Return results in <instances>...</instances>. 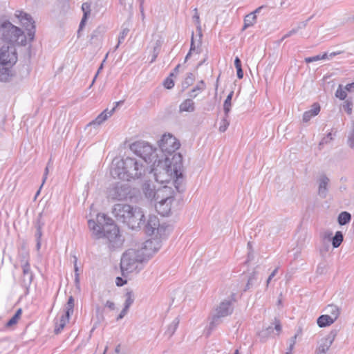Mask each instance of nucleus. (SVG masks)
Segmentation results:
<instances>
[{"label":"nucleus","mask_w":354,"mask_h":354,"mask_svg":"<svg viewBox=\"0 0 354 354\" xmlns=\"http://www.w3.org/2000/svg\"><path fill=\"white\" fill-rule=\"evenodd\" d=\"M88 227L92 232V236L95 239L104 238L111 250H115L122 248L124 238L120 234L118 227L113 220L106 217L104 214L97 215L96 221L89 220Z\"/></svg>","instance_id":"f257e3e1"},{"label":"nucleus","mask_w":354,"mask_h":354,"mask_svg":"<svg viewBox=\"0 0 354 354\" xmlns=\"http://www.w3.org/2000/svg\"><path fill=\"white\" fill-rule=\"evenodd\" d=\"M154 242L147 240L138 248H130L122 255L120 268L122 275L141 269L142 263L149 259L155 252Z\"/></svg>","instance_id":"f03ea898"},{"label":"nucleus","mask_w":354,"mask_h":354,"mask_svg":"<svg viewBox=\"0 0 354 354\" xmlns=\"http://www.w3.org/2000/svg\"><path fill=\"white\" fill-rule=\"evenodd\" d=\"M146 170L147 166L143 161L127 157L124 159H113L110 173L113 178L129 181L142 178Z\"/></svg>","instance_id":"7ed1b4c3"},{"label":"nucleus","mask_w":354,"mask_h":354,"mask_svg":"<svg viewBox=\"0 0 354 354\" xmlns=\"http://www.w3.org/2000/svg\"><path fill=\"white\" fill-rule=\"evenodd\" d=\"M112 214L118 221L125 224L131 230L140 229L145 222L144 212L139 207L128 204H115Z\"/></svg>","instance_id":"20e7f679"},{"label":"nucleus","mask_w":354,"mask_h":354,"mask_svg":"<svg viewBox=\"0 0 354 354\" xmlns=\"http://www.w3.org/2000/svg\"><path fill=\"white\" fill-rule=\"evenodd\" d=\"M130 149L138 156L140 157L143 162L159 166L167 157L160 156L156 148H153L149 142L140 140L132 143Z\"/></svg>","instance_id":"39448f33"},{"label":"nucleus","mask_w":354,"mask_h":354,"mask_svg":"<svg viewBox=\"0 0 354 354\" xmlns=\"http://www.w3.org/2000/svg\"><path fill=\"white\" fill-rule=\"evenodd\" d=\"M0 38L10 45L15 43L21 46L26 44V37L22 30L8 21L0 23Z\"/></svg>","instance_id":"423d86ee"},{"label":"nucleus","mask_w":354,"mask_h":354,"mask_svg":"<svg viewBox=\"0 0 354 354\" xmlns=\"http://www.w3.org/2000/svg\"><path fill=\"white\" fill-rule=\"evenodd\" d=\"M169 161V158L167 157V159L164 160L159 166L157 164L155 166L151 165V171L154 172L155 179L157 182L166 183L168 185L171 184V185L174 186V174L171 170V167H168Z\"/></svg>","instance_id":"0eeeda50"},{"label":"nucleus","mask_w":354,"mask_h":354,"mask_svg":"<svg viewBox=\"0 0 354 354\" xmlns=\"http://www.w3.org/2000/svg\"><path fill=\"white\" fill-rule=\"evenodd\" d=\"M168 167H171L174 174V187L178 192H183L185 190L184 178L183 174V157L179 153H175Z\"/></svg>","instance_id":"6e6552de"},{"label":"nucleus","mask_w":354,"mask_h":354,"mask_svg":"<svg viewBox=\"0 0 354 354\" xmlns=\"http://www.w3.org/2000/svg\"><path fill=\"white\" fill-rule=\"evenodd\" d=\"M158 151L160 156L168 157L174 153L180 146V142L171 134H164L158 142Z\"/></svg>","instance_id":"1a4fd4ad"},{"label":"nucleus","mask_w":354,"mask_h":354,"mask_svg":"<svg viewBox=\"0 0 354 354\" xmlns=\"http://www.w3.org/2000/svg\"><path fill=\"white\" fill-rule=\"evenodd\" d=\"M233 312L232 299H227L221 301L215 309L212 321L209 323V328L213 329L221 323V319L231 315Z\"/></svg>","instance_id":"9d476101"},{"label":"nucleus","mask_w":354,"mask_h":354,"mask_svg":"<svg viewBox=\"0 0 354 354\" xmlns=\"http://www.w3.org/2000/svg\"><path fill=\"white\" fill-rule=\"evenodd\" d=\"M131 192L127 183H117L109 189L108 198L114 201L125 200Z\"/></svg>","instance_id":"9b49d317"},{"label":"nucleus","mask_w":354,"mask_h":354,"mask_svg":"<svg viewBox=\"0 0 354 354\" xmlns=\"http://www.w3.org/2000/svg\"><path fill=\"white\" fill-rule=\"evenodd\" d=\"M6 48H3L0 52V81L6 82L8 80L10 68L16 63L17 57L13 54L10 55V57L6 59L5 51Z\"/></svg>","instance_id":"f8f14e48"},{"label":"nucleus","mask_w":354,"mask_h":354,"mask_svg":"<svg viewBox=\"0 0 354 354\" xmlns=\"http://www.w3.org/2000/svg\"><path fill=\"white\" fill-rule=\"evenodd\" d=\"M15 15L19 19L21 24L26 28L29 41H33L35 34V26L32 17L22 11H17Z\"/></svg>","instance_id":"ddd939ff"},{"label":"nucleus","mask_w":354,"mask_h":354,"mask_svg":"<svg viewBox=\"0 0 354 354\" xmlns=\"http://www.w3.org/2000/svg\"><path fill=\"white\" fill-rule=\"evenodd\" d=\"M174 190L171 185H165L156 189L155 202L174 200Z\"/></svg>","instance_id":"4468645a"},{"label":"nucleus","mask_w":354,"mask_h":354,"mask_svg":"<svg viewBox=\"0 0 354 354\" xmlns=\"http://www.w3.org/2000/svg\"><path fill=\"white\" fill-rule=\"evenodd\" d=\"M160 222L158 218L155 215H149L146 225H145V231L148 235L158 234Z\"/></svg>","instance_id":"2eb2a0df"},{"label":"nucleus","mask_w":354,"mask_h":354,"mask_svg":"<svg viewBox=\"0 0 354 354\" xmlns=\"http://www.w3.org/2000/svg\"><path fill=\"white\" fill-rule=\"evenodd\" d=\"M23 268V277L22 286L26 289V294L28 293L29 287L33 279V274L30 271V265L27 261H24L22 264Z\"/></svg>","instance_id":"dca6fc26"},{"label":"nucleus","mask_w":354,"mask_h":354,"mask_svg":"<svg viewBox=\"0 0 354 354\" xmlns=\"http://www.w3.org/2000/svg\"><path fill=\"white\" fill-rule=\"evenodd\" d=\"M322 85L324 88H333L335 86H337V88H354V81L344 85L343 84H337L335 80H330V76H326L322 80Z\"/></svg>","instance_id":"f3484780"},{"label":"nucleus","mask_w":354,"mask_h":354,"mask_svg":"<svg viewBox=\"0 0 354 354\" xmlns=\"http://www.w3.org/2000/svg\"><path fill=\"white\" fill-rule=\"evenodd\" d=\"M337 334V331L336 330H331L325 338L322 339V343L317 350L326 353V351L334 342Z\"/></svg>","instance_id":"a211bd4d"},{"label":"nucleus","mask_w":354,"mask_h":354,"mask_svg":"<svg viewBox=\"0 0 354 354\" xmlns=\"http://www.w3.org/2000/svg\"><path fill=\"white\" fill-rule=\"evenodd\" d=\"M115 111V108H113L110 111L108 109H105L102 111L98 116L93 121L89 122L86 127H99L102 124L104 121H106L109 117H111Z\"/></svg>","instance_id":"6ab92c4d"},{"label":"nucleus","mask_w":354,"mask_h":354,"mask_svg":"<svg viewBox=\"0 0 354 354\" xmlns=\"http://www.w3.org/2000/svg\"><path fill=\"white\" fill-rule=\"evenodd\" d=\"M174 200L162 201L156 202V211L162 216H168L171 209V205Z\"/></svg>","instance_id":"aec40b11"},{"label":"nucleus","mask_w":354,"mask_h":354,"mask_svg":"<svg viewBox=\"0 0 354 354\" xmlns=\"http://www.w3.org/2000/svg\"><path fill=\"white\" fill-rule=\"evenodd\" d=\"M329 181V178L325 174H322L319 178L318 194L322 198H325L327 196Z\"/></svg>","instance_id":"412c9836"},{"label":"nucleus","mask_w":354,"mask_h":354,"mask_svg":"<svg viewBox=\"0 0 354 354\" xmlns=\"http://www.w3.org/2000/svg\"><path fill=\"white\" fill-rule=\"evenodd\" d=\"M320 111V105L315 102L312 105L311 109L306 111L303 114V122H308L310 120L317 115L319 114Z\"/></svg>","instance_id":"4be33fe9"},{"label":"nucleus","mask_w":354,"mask_h":354,"mask_svg":"<svg viewBox=\"0 0 354 354\" xmlns=\"http://www.w3.org/2000/svg\"><path fill=\"white\" fill-rule=\"evenodd\" d=\"M263 6H260L257 8L254 12L247 15L244 19V26L243 30L246 29L247 28L253 26L257 21V13H259L260 10L262 9Z\"/></svg>","instance_id":"5701e85b"},{"label":"nucleus","mask_w":354,"mask_h":354,"mask_svg":"<svg viewBox=\"0 0 354 354\" xmlns=\"http://www.w3.org/2000/svg\"><path fill=\"white\" fill-rule=\"evenodd\" d=\"M143 192L148 199L154 201L156 196V189H155L154 185L150 183H145L142 185Z\"/></svg>","instance_id":"b1692460"},{"label":"nucleus","mask_w":354,"mask_h":354,"mask_svg":"<svg viewBox=\"0 0 354 354\" xmlns=\"http://www.w3.org/2000/svg\"><path fill=\"white\" fill-rule=\"evenodd\" d=\"M162 43L163 40L162 37L159 35L156 36L154 38L153 41H152L151 44L153 48V58L151 59V62H153L157 57L160 51V48Z\"/></svg>","instance_id":"393cba45"},{"label":"nucleus","mask_w":354,"mask_h":354,"mask_svg":"<svg viewBox=\"0 0 354 354\" xmlns=\"http://www.w3.org/2000/svg\"><path fill=\"white\" fill-rule=\"evenodd\" d=\"M335 322L334 319L331 318L329 315H322L317 319V324L320 328L329 326Z\"/></svg>","instance_id":"a878e982"},{"label":"nucleus","mask_w":354,"mask_h":354,"mask_svg":"<svg viewBox=\"0 0 354 354\" xmlns=\"http://www.w3.org/2000/svg\"><path fill=\"white\" fill-rule=\"evenodd\" d=\"M324 310L327 313L326 315H329V316L334 319L335 321L337 319L340 314L339 308L333 304L328 305L325 308Z\"/></svg>","instance_id":"bb28decb"},{"label":"nucleus","mask_w":354,"mask_h":354,"mask_svg":"<svg viewBox=\"0 0 354 354\" xmlns=\"http://www.w3.org/2000/svg\"><path fill=\"white\" fill-rule=\"evenodd\" d=\"M91 6L88 3L86 2V3H84L82 6V10L84 12V15H83V17L81 20V22L80 24V27H79V30L78 32H80L82 28L85 25V23L87 20V18L90 15V12H91Z\"/></svg>","instance_id":"cd10ccee"},{"label":"nucleus","mask_w":354,"mask_h":354,"mask_svg":"<svg viewBox=\"0 0 354 354\" xmlns=\"http://www.w3.org/2000/svg\"><path fill=\"white\" fill-rule=\"evenodd\" d=\"M194 111V103L191 99L184 100L179 106V112H192Z\"/></svg>","instance_id":"c85d7f7f"},{"label":"nucleus","mask_w":354,"mask_h":354,"mask_svg":"<svg viewBox=\"0 0 354 354\" xmlns=\"http://www.w3.org/2000/svg\"><path fill=\"white\" fill-rule=\"evenodd\" d=\"M104 28L101 26H99L95 29L91 34L90 42L91 44H96L97 41H99L103 33L104 32Z\"/></svg>","instance_id":"c756f323"},{"label":"nucleus","mask_w":354,"mask_h":354,"mask_svg":"<svg viewBox=\"0 0 354 354\" xmlns=\"http://www.w3.org/2000/svg\"><path fill=\"white\" fill-rule=\"evenodd\" d=\"M195 81V75L192 73H188L186 74L184 79L182 80L181 86L182 88H187L189 86L194 85Z\"/></svg>","instance_id":"7c9ffc66"},{"label":"nucleus","mask_w":354,"mask_h":354,"mask_svg":"<svg viewBox=\"0 0 354 354\" xmlns=\"http://www.w3.org/2000/svg\"><path fill=\"white\" fill-rule=\"evenodd\" d=\"M42 213H39L35 224L36 232L35 237L36 240H41L42 236L41 228L44 225V223L41 221Z\"/></svg>","instance_id":"2f4dec72"},{"label":"nucleus","mask_w":354,"mask_h":354,"mask_svg":"<svg viewBox=\"0 0 354 354\" xmlns=\"http://www.w3.org/2000/svg\"><path fill=\"white\" fill-rule=\"evenodd\" d=\"M69 318V317H67L65 315H62L59 322H56V326L54 330L56 334L59 333L63 330L66 323L68 322Z\"/></svg>","instance_id":"473e14b6"},{"label":"nucleus","mask_w":354,"mask_h":354,"mask_svg":"<svg viewBox=\"0 0 354 354\" xmlns=\"http://www.w3.org/2000/svg\"><path fill=\"white\" fill-rule=\"evenodd\" d=\"M180 320L178 317H176L173 322L168 326L167 329L165 332V334L169 336V337H171L176 330L178 324H179Z\"/></svg>","instance_id":"72a5a7b5"},{"label":"nucleus","mask_w":354,"mask_h":354,"mask_svg":"<svg viewBox=\"0 0 354 354\" xmlns=\"http://www.w3.org/2000/svg\"><path fill=\"white\" fill-rule=\"evenodd\" d=\"M351 219V215L348 212H341L337 218L338 223L340 225H344L350 222Z\"/></svg>","instance_id":"f704fd0d"},{"label":"nucleus","mask_w":354,"mask_h":354,"mask_svg":"<svg viewBox=\"0 0 354 354\" xmlns=\"http://www.w3.org/2000/svg\"><path fill=\"white\" fill-rule=\"evenodd\" d=\"M343 234L340 231L336 232L335 236L332 239V245L335 248H338L343 241Z\"/></svg>","instance_id":"c9c22d12"},{"label":"nucleus","mask_w":354,"mask_h":354,"mask_svg":"<svg viewBox=\"0 0 354 354\" xmlns=\"http://www.w3.org/2000/svg\"><path fill=\"white\" fill-rule=\"evenodd\" d=\"M233 93H234V92L231 91L228 94V95L227 96V98L225 99V100L224 102L223 109H224L225 115H226V117L228 116V113H229V112L230 111L231 100H232V96H233Z\"/></svg>","instance_id":"e433bc0d"},{"label":"nucleus","mask_w":354,"mask_h":354,"mask_svg":"<svg viewBox=\"0 0 354 354\" xmlns=\"http://www.w3.org/2000/svg\"><path fill=\"white\" fill-rule=\"evenodd\" d=\"M126 300L124 302V306L126 308L129 309L130 306L134 301L135 296L132 290H129L125 294Z\"/></svg>","instance_id":"4c0bfd02"},{"label":"nucleus","mask_w":354,"mask_h":354,"mask_svg":"<svg viewBox=\"0 0 354 354\" xmlns=\"http://www.w3.org/2000/svg\"><path fill=\"white\" fill-rule=\"evenodd\" d=\"M21 315V309H18L15 314L8 320V322L6 323V327H10L18 322V320L20 318V316Z\"/></svg>","instance_id":"58836bf2"},{"label":"nucleus","mask_w":354,"mask_h":354,"mask_svg":"<svg viewBox=\"0 0 354 354\" xmlns=\"http://www.w3.org/2000/svg\"><path fill=\"white\" fill-rule=\"evenodd\" d=\"M257 272L254 271L251 275L249 277V279L248 280V283L245 286V288L244 289V291H246L247 290L251 288L255 282L257 281Z\"/></svg>","instance_id":"ea45409f"},{"label":"nucleus","mask_w":354,"mask_h":354,"mask_svg":"<svg viewBox=\"0 0 354 354\" xmlns=\"http://www.w3.org/2000/svg\"><path fill=\"white\" fill-rule=\"evenodd\" d=\"M165 88H172L174 86V73H171L163 82Z\"/></svg>","instance_id":"a19ab883"},{"label":"nucleus","mask_w":354,"mask_h":354,"mask_svg":"<svg viewBox=\"0 0 354 354\" xmlns=\"http://www.w3.org/2000/svg\"><path fill=\"white\" fill-rule=\"evenodd\" d=\"M194 15L193 16V20L196 24V28L198 32V37L200 38H201L202 37V31H201V26L200 24V17H199V15L198 13L197 8H195L194 10Z\"/></svg>","instance_id":"79ce46f5"},{"label":"nucleus","mask_w":354,"mask_h":354,"mask_svg":"<svg viewBox=\"0 0 354 354\" xmlns=\"http://www.w3.org/2000/svg\"><path fill=\"white\" fill-rule=\"evenodd\" d=\"M353 90H337L335 93V97L342 100H346L348 96V93L352 92Z\"/></svg>","instance_id":"37998d69"},{"label":"nucleus","mask_w":354,"mask_h":354,"mask_svg":"<svg viewBox=\"0 0 354 354\" xmlns=\"http://www.w3.org/2000/svg\"><path fill=\"white\" fill-rule=\"evenodd\" d=\"M342 106H343V108L345 109V111L347 112V113L351 115L352 113V109H353V97H348L345 100V102Z\"/></svg>","instance_id":"c03bdc74"},{"label":"nucleus","mask_w":354,"mask_h":354,"mask_svg":"<svg viewBox=\"0 0 354 354\" xmlns=\"http://www.w3.org/2000/svg\"><path fill=\"white\" fill-rule=\"evenodd\" d=\"M120 3L124 6V9L129 12V15H131L133 10V0H120Z\"/></svg>","instance_id":"a18cd8bd"},{"label":"nucleus","mask_w":354,"mask_h":354,"mask_svg":"<svg viewBox=\"0 0 354 354\" xmlns=\"http://www.w3.org/2000/svg\"><path fill=\"white\" fill-rule=\"evenodd\" d=\"M129 28L127 27H125L122 29V32H120L119 37H118V43L116 45L115 49H117L120 45L122 42V41L124 39V38L127 37V35L129 32Z\"/></svg>","instance_id":"49530a36"},{"label":"nucleus","mask_w":354,"mask_h":354,"mask_svg":"<svg viewBox=\"0 0 354 354\" xmlns=\"http://www.w3.org/2000/svg\"><path fill=\"white\" fill-rule=\"evenodd\" d=\"M347 143L351 148H354V122L352 123V129L349 132Z\"/></svg>","instance_id":"de8ad7c7"},{"label":"nucleus","mask_w":354,"mask_h":354,"mask_svg":"<svg viewBox=\"0 0 354 354\" xmlns=\"http://www.w3.org/2000/svg\"><path fill=\"white\" fill-rule=\"evenodd\" d=\"M328 269V265L325 263H320L317 268L316 273L319 275H322L326 273Z\"/></svg>","instance_id":"09e8293b"},{"label":"nucleus","mask_w":354,"mask_h":354,"mask_svg":"<svg viewBox=\"0 0 354 354\" xmlns=\"http://www.w3.org/2000/svg\"><path fill=\"white\" fill-rule=\"evenodd\" d=\"M229 125H230V122L227 120V117L225 116L221 121V124L219 127V131L221 132L225 131Z\"/></svg>","instance_id":"8fccbe9b"},{"label":"nucleus","mask_w":354,"mask_h":354,"mask_svg":"<svg viewBox=\"0 0 354 354\" xmlns=\"http://www.w3.org/2000/svg\"><path fill=\"white\" fill-rule=\"evenodd\" d=\"M201 39L199 37V41H198V46H199L201 44ZM198 46H196V44H195V41H194V33H192V39H191V46H190V53H192L194 51H195L196 50V48H198Z\"/></svg>","instance_id":"3c124183"},{"label":"nucleus","mask_w":354,"mask_h":354,"mask_svg":"<svg viewBox=\"0 0 354 354\" xmlns=\"http://www.w3.org/2000/svg\"><path fill=\"white\" fill-rule=\"evenodd\" d=\"M296 338H297V335H295L290 339V345L288 347V351H287L286 354H290V353H291L292 350L293 349L294 346L295 344Z\"/></svg>","instance_id":"603ef678"},{"label":"nucleus","mask_w":354,"mask_h":354,"mask_svg":"<svg viewBox=\"0 0 354 354\" xmlns=\"http://www.w3.org/2000/svg\"><path fill=\"white\" fill-rule=\"evenodd\" d=\"M261 342H265L266 338L270 335L268 330H263L259 333Z\"/></svg>","instance_id":"864d4df0"},{"label":"nucleus","mask_w":354,"mask_h":354,"mask_svg":"<svg viewBox=\"0 0 354 354\" xmlns=\"http://www.w3.org/2000/svg\"><path fill=\"white\" fill-rule=\"evenodd\" d=\"M73 307L71 305H69L66 303V311H65V315L67 317H69L73 313Z\"/></svg>","instance_id":"5fc2aeb1"},{"label":"nucleus","mask_w":354,"mask_h":354,"mask_svg":"<svg viewBox=\"0 0 354 354\" xmlns=\"http://www.w3.org/2000/svg\"><path fill=\"white\" fill-rule=\"evenodd\" d=\"M319 60H321L320 55H317L316 56L309 57H306L305 58V62L306 63H310V62H317V61H319Z\"/></svg>","instance_id":"6e6d98bb"},{"label":"nucleus","mask_w":354,"mask_h":354,"mask_svg":"<svg viewBox=\"0 0 354 354\" xmlns=\"http://www.w3.org/2000/svg\"><path fill=\"white\" fill-rule=\"evenodd\" d=\"M273 324L274 325V329L278 332L280 333L281 330V325L280 321L277 318H274Z\"/></svg>","instance_id":"4d7b16f0"},{"label":"nucleus","mask_w":354,"mask_h":354,"mask_svg":"<svg viewBox=\"0 0 354 354\" xmlns=\"http://www.w3.org/2000/svg\"><path fill=\"white\" fill-rule=\"evenodd\" d=\"M128 311L129 309L124 307L120 313L119 314V315L118 316L117 320L122 319L127 315Z\"/></svg>","instance_id":"13d9d810"},{"label":"nucleus","mask_w":354,"mask_h":354,"mask_svg":"<svg viewBox=\"0 0 354 354\" xmlns=\"http://www.w3.org/2000/svg\"><path fill=\"white\" fill-rule=\"evenodd\" d=\"M115 283L118 286H122L124 284H125L127 283V281L124 280L123 279H122L120 277H118L116 278Z\"/></svg>","instance_id":"bf43d9fd"},{"label":"nucleus","mask_w":354,"mask_h":354,"mask_svg":"<svg viewBox=\"0 0 354 354\" xmlns=\"http://www.w3.org/2000/svg\"><path fill=\"white\" fill-rule=\"evenodd\" d=\"M277 270L278 269L276 268L274 269L272 273L270 274V276L268 277V279H267V281H266V286H268L270 281L272 280V279L276 275L277 272Z\"/></svg>","instance_id":"052dcab7"},{"label":"nucleus","mask_w":354,"mask_h":354,"mask_svg":"<svg viewBox=\"0 0 354 354\" xmlns=\"http://www.w3.org/2000/svg\"><path fill=\"white\" fill-rule=\"evenodd\" d=\"M309 19L305 21H301L298 24L297 26L295 28L296 29H297V31L300 29H303L306 26H307V23H308V21Z\"/></svg>","instance_id":"680f3d73"},{"label":"nucleus","mask_w":354,"mask_h":354,"mask_svg":"<svg viewBox=\"0 0 354 354\" xmlns=\"http://www.w3.org/2000/svg\"><path fill=\"white\" fill-rule=\"evenodd\" d=\"M298 32V31H297V29H296V28H295L292 29L291 30H290L287 34H286V35L283 37L282 39H286V38H287V37H290L291 35H292L295 34V33H296V32Z\"/></svg>","instance_id":"e2e57ef3"},{"label":"nucleus","mask_w":354,"mask_h":354,"mask_svg":"<svg viewBox=\"0 0 354 354\" xmlns=\"http://www.w3.org/2000/svg\"><path fill=\"white\" fill-rule=\"evenodd\" d=\"M104 306L111 310H114L115 307V304L111 301H106Z\"/></svg>","instance_id":"0e129e2a"},{"label":"nucleus","mask_w":354,"mask_h":354,"mask_svg":"<svg viewBox=\"0 0 354 354\" xmlns=\"http://www.w3.org/2000/svg\"><path fill=\"white\" fill-rule=\"evenodd\" d=\"M205 86V84L203 80H200L197 82V84L194 86L193 88H203V87Z\"/></svg>","instance_id":"69168bd1"},{"label":"nucleus","mask_w":354,"mask_h":354,"mask_svg":"<svg viewBox=\"0 0 354 354\" xmlns=\"http://www.w3.org/2000/svg\"><path fill=\"white\" fill-rule=\"evenodd\" d=\"M234 65H235L236 68H241V62L238 57H236L235 58Z\"/></svg>","instance_id":"338daca9"},{"label":"nucleus","mask_w":354,"mask_h":354,"mask_svg":"<svg viewBox=\"0 0 354 354\" xmlns=\"http://www.w3.org/2000/svg\"><path fill=\"white\" fill-rule=\"evenodd\" d=\"M236 71H237V77L239 79H241L243 77V72L242 68H236Z\"/></svg>","instance_id":"774afa93"}]
</instances>
